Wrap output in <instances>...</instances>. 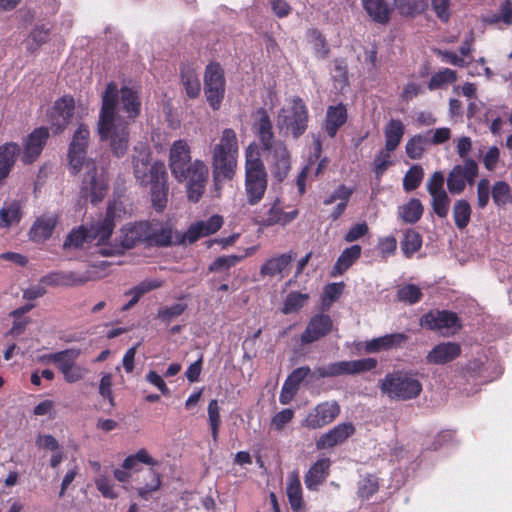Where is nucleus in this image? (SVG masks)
<instances>
[{"label": "nucleus", "mask_w": 512, "mask_h": 512, "mask_svg": "<svg viewBox=\"0 0 512 512\" xmlns=\"http://www.w3.org/2000/svg\"><path fill=\"white\" fill-rule=\"evenodd\" d=\"M74 112V98L69 95H64L54 102L49 116L56 128H64L71 123L74 117Z\"/></svg>", "instance_id": "22"}, {"label": "nucleus", "mask_w": 512, "mask_h": 512, "mask_svg": "<svg viewBox=\"0 0 512 512\" xmlns=\"http://www.w3.org/2000/svg\"><path fill=\"white\" fill-rule=\"evenodd\" d=\"M308 108L299 96H293L278 114V128H307Z\"/></svg>", "instance_id": "12"}, {"label": "nucleus", "mask_w": 512, "mask_h": 512, "mask_svg": "<svg viewBox=\"0 0 512 512\" xmlns=\"http://www.w3.org/2000/svg\"><path fill=\"white\" fill-rule=\"evenodd\" d=\"M245 258V255H227L217 257L209 266L208 272L229 271Z\"/></svg>", "instance_id": "50"}, {"label": "nucleus", "mask_w": 512, "mask_h": 512, "mask_svg": "<svg viewBox=\"0 0 512 512\" xmlns=\"http://www.w3.org/2000/svg\"><path fill=\"white\" fill-rule=\"evenodd\" d=\"M57 218L54 215H42L33 223L29 237L33 242H44L52 236Z\"/></svg>", "instance_id": "29"}, {"label": "nucleus", "mask_w": 512, "mask_h": 512, "mask_svg": "<svg viewBox=\"0 0 512 512\" xmlns=\"http://www.w3.org/2000/svg\"><path fill=\"white\" fill-rule=\"evenodd\" d=\"M456 80L457 72L455 70L450 68H443L431 76L427 84V88L430 91H434L443 87L444 85L452 84Z\"/></svg>", "instance_id": "46"}, {"label": "nucleus", "mask_w": 512, "mask_h": 512, "mask_svg": "<svg viewBox=\"0 0 512 512\" xmlns=\"http://www.w3.org/2000/svg\"><path fill=\"white\" fill-rule=\"evenodd\" d=\"M396 295L398 301L413 305L422 299L423 293L417 285L406 284L398 288Z\"/></svg>", "instance_id": "51"}, {"label": "nucleus", "mask_w": 512, "mask_h": 512, "mask_svg": "<svg viewBox=\"0 0 512 512\" xmlns=\"http://www.w3.org/2000/svg\"><path fill=\"white\" fill-rule=\"evenodd\" d=\"M461 346L456 342H442L430 350L426 362L433 365H444L457 359L461 355Z\"/></svg>", "instance_id": "25"}, {"label": "nucleus", "mask_w": 512, "mask_h": 512, "mask_svg": "<svg viewBox=\"0 0 512 512\" xmlns=\"http://www.w3.org/2000/svg\"><path fill=\"white\" fill-rule=\"evenodd\" d=\"M472 207L466 199H458L452 207V217L456 228L463 231L470 223Z\"/></svg>", "instance_id": "39"}, {"label": "nucleus", "mask_w": 512, "mask_h": 512, "mask_svg": "<svg viewBox=\"0 0 512 512\" xmlns=\"http://www.w3.org/2000/svg\"><path fill=\"white\" fill-rule=\"evenodd\" d=\"M379 489L378 478L374 475H367L359 483V496L362 498H370Z\"/></svg>", "instance_id": "56"}, {"label": "nucleus", "mask_w": 512, "mask_h": 512, "mask_svg": "<svg viewBox=\"0 0 512 512\" xmlns=\"http://www.w3.org/2000/svg\"><path fill=\"white\" fill-rule=\"evenodd\" d=\"M89 130H75L68 149V168L72 175L86 169L80 188V198L93 205L100 203L108 192V181L99 174L94 160L87 158Z\"/></svg>", "instance_id": "1"}, {"label": "nucleus", "mask_w": 512, "mask_h": 512, "mask_svg": "<svg viewBox=\"0 0 512 512\" xmlns=\"http://www.w3.org/2000/svg\"><path fill=\"white\" fill-rule=\"evenodd\" d=\"M161 286V284L157 281H143L141 283H139L137 286L131 288L130 290H128L125 295H130L131 296V299L129 300L128 303H126L123 307H122V310L123 311H128L130 310L139 300L140 298L156 289V288H159Z\"/></svg>", "instance_id": "44"}, {"label": "nucleus", "mask_w": 512, "mask_h": 512, "mask_svg": "<svg viewBox=\"0 0 512 512\" xmlns=\"http://www.w3.org/2000/svg\"><path fill=\"white\" fill-rule=\"evenodd\" d=\"M309 43L312 45L314 55L318 59H326L330 55V46L325 38L317 28H310L306 33Z\"/></svg>", "instance_id": "40"}, {"label": "nucleus", "mask_w": 512, "mask_h": 512, "mask_svg": "<svg viewBox=\"0 0 512 512\" xmlns=\"http://www.w3.org/2000/svg\"><path fill=\"white\" fill-rule=\"evenodd\" d=\"M299 214L297 209L285 212L281 206L279 198H276L272 203L264 204L255 215V222L264 227L274 225L286 226L294 221Z\"/></svg>", "instance_id": "13"}, {"label": "nucleus", "mask_w": 512, "mask_h": 512, "mask_svg": "<svg viewBox=\"0 0 512 512\" xmlns=\"http://www.w3.org/2000/svg\"><path fill=\"white\" fill-rule=\"evenodd\" d=\"M377 249L382 258L386 259L395 254L397 249V240L395 236H387L379 238Z\"/></svg>", "instance_id": "59"}, {"label": "nucleus", "mask_w": 512, "mask_h": 512, "mask_svg": "<svg viewBox=\"0 0 512 512\" xmlns=\"http://www.w3.org/2000/svg\"><path fill=\"white\" fill-rule=\"evenodd\" d=\"M424 172L420 165H413L405 174L403 179V188L410 192L417 189L423 179Z\"/></svg>", "instance_id": "54"}, {"label": "nucleus", "mask_w": 512, "mask_h": 512, "mask_svg": "<svg viewBox=\"0 0 512 512\" xmlns=\"http://www.w3.org/2000/svg\"><path fill=\"white\" fill-rule=\"evenodd\" d=\"M187 308L186 304L176 303L170 307L160 308L158 318L163 322L169 323L173 318L180 316Z\"/></svg>", "instance_id": "60"}, {"label": "nucleus", "mask_w": 512, "mask_h": 512, "mask_svg": "<svg viewBox=\"0 0 512 512\" xmlns=\"http://www.w3.org/2000/svg\"><path fill=\"white\" fill-rule=\"evenodd\" d=\"M491 197L497 207H504L512 202V193L509 184L505 181H497L491 188Z\"/></svg>", "instance_id": "47"}, {"label": "nucleus", "mask_w": 512, "mask_h": 512, "mask_svg": "<svg viewBox=\"0 0 512 512\" xmlns=\"http://www.w3.org/2000/svg\"><path fill=\"white\" fill-rule=\"evenodd\" d=\"M313 144H314V151L309 156L307 164L302 168V170L300 171V173L298 174V176L296 178V186L298 189L299 196H303L305 194L306 179L310 173L312 166L314 165V163L318 160V158L322 154V143H321L319 136H317V137L314 136Z\"/></svg>", "instance_id": "37"}, {"label": "nucleus", "mask_w": 512, "mask_h": 512, "mask_svg": "<svg viewBox=\"0 0 512 512\" xmlns=\"http://www.w3.org/2000/svg\"><path fill=\"white\" fill-rule=\"evenodd\" d=\"M286 494L293 512H298L304 507L303 490L297 471H293L288 477Z\"/></svg>", "instance_id": "31"}, {"label": "nucleus", "mask_w": 512, "mask_h": 512, "mask_svg": "<svg viewBox=\"0 0 512 512\" xmlns=\"http://www.w3.org/2000/svg\"><path fill=\"white\" fill-rule=\"evenodd\" d=\"M294 418V411L286 408L276 413L271 419V426L276 431L284 429L285 425L292 421Z\"/></svg>", "instance_id": "61"}, {"label": "nucleus", "mask_w": 512, "mask_h": 512, "mask_svg": "<svg viewBox=\"0 0 512 512\" xmlns=\"http://www.w3.org/2000/svg\"><path fill=\"white\" fill-rule=\"evenodd\" d=\"M100 139H111V147L117 157L124 155L128 148V130H98Z\"/></svg>", "instance_id": "38"}, {"label": "nucleus", "mask_w": 512, "mask_h": 512, "mask_svg": "<svg viewBox=\"0 0 512 512\" xmlns=\"http://www.w3.org/2000/svg\"><path fill=\"white\" fill-rule=\"evenodd\" d=\"M209 170L201 160H195L184 170V177L175 178L178 182H186L187 198L191 202H198L205 192Z\"/></svg>", "instance_id": "9"}, {"label": "nucleus", "mask_w": 512, "mask_h": 512, "mask_svg": "<svg viewBox=\"0 0 512 512\" xmlns=\"http://www.w3.org/2000/svg\"><path fill=\"white\" fill-rule=\"evenodd\" d=\"M361 253L362 248L357 244L345 248L333 266L332 276L346 272L360 258Z\"/></svg>", "instance_id": "35"}, {"label": "nucleus", "mask_w": 512, "mask_h": 512, "mask_svg": "<svg viewBox=\"0 0 512 512\" xmlns=\"http://www.w3.org/2000/svg\"><path fill=\"white\" fill-rule=\"evenodd\" d=\"M309 299V294L290 292L284 301L282 312L290 314L299 311Z\"/></svg>", "instance_id": "52"}, {"label": "nucleus", "mask_w": 512, "mask_h": 512, "mask_svg": "<svg viewBox=\"0 0 512 512\" xmlns=\"http://www.w3.org/2000/svg\"><path fill=\"white\" fill-rule=\"evenodd\" d=\"M273 155L272 174L278 180L282 181L291 169V157L285 145H278Z\"/></svg>", "instance_id": "30"}, {"label": "nucleus", "mask_w": 512, "mask_h": 512, "mask_svg": "<svg viewBox=\"0 0 512 512\" xmlns=\"http://www.w3.org/2000/svg\"><path fill=\"white\" fill-rule=\"evenodd\" d=\"M81 351L78 348H68L62 351L52 353L47 356L48 360L55 364L57 369L62 373L69 366L73 365L80 356Z\"/></svg>", "instance_id": "42"}, {"label": "nucleus", "mask_w": 512, "mask_h": 512, "mask_svg": "<svg viewBox=\"0 0 512 512\" xmlns=\"http://www.w3.org/2000/svg\"><path fill=\"white\" fill-rule=\"evenodd\" d=\"M120 247L131 249L138 244L147 247L173 246V229L168 223L153 221H138L128 223L120 230Z\"/></svg>", "instance_id": "3"}, {"label": "nucleus", "mask_w": 512, "mask_h": 512, "mask_svg": "<svg viewBox=\"0 0 512 512\" xmlns=\"http://www.w3.org/2000/svg\"><path fill=\"white\" fill-rule=\"evenodd\" d=\"M379 388L392 400L408 401L416 399L422 392V383L416 374L405 371L388 373L380 381Z\"/></svg>", "instance_id": "5"}, {"label": "nucleus", "mask_w": 512, "mask_h": 512, "mask_svg": "<svg viewBox=\"0 0 512 512\" xmlns=\"http://www.w3.org/2000/svg\"><path fill=\"white\" fill-rule=\"evenodd\" d=\"M191 162L190 147L183 140H177L170 149L169 166L175 178L184 177V170Z\"/></svg>", "instance_id": "21"}, {"label": "nucleus", "mask_w": 512, "mask_h": 512, "mask_svg": "<svg viewBox=\"0 0 512 512\" xmlns=\"http://www.w3.org/2000/svg\"><path fill=\"white\" fill-rule=\"evenodd\" d=\"M96 277L90 271L78 273L74 271H54L40 279V283L46 286L76 287L95 280Z\"/></svg>", "instance_id": "17"}, {"label": "nucleus", "mask_w": 512, "mask_h": 512, "mask_svg": "<svg viewBox=\"0 0 512 512\" xmlns=\"http://www.w3.org/2000/svg\"><path fill=\"white\" fill-rule=\"evenodd\" d=\"M392 164L390 152L380 150L375 156L373 165L374 173L377 179H380L388 167Z\"/></svg>", "instance_id": "57"}, {"label": "nucleus", "mask_w": 512, "mask_h": 512, "mask_svg": "<svg viewBox=\"0 0 512 512\" xmlns=\"http://www.w3.org/2000/svg\"><path fill=\"white\" fill-rule=\"evenodd\" d=\"M479 168L475 160L467 158L462 165H455L447 177V188L453 195L461 194L466 185H473Z\"/></svg>", "instance_id": "11"}, {"label": "nucleus", "mask_w": 512, "mask_h": 512, "mask_svg": "<svg viewBox=\"0 0 512 512\" xmlns=\"http://www.w3.org/2000/svg\"><path fill=\"white\" fill-rule=\"evenodd\" d=\"M122 110L128 118L135 119L141 112V100L138 92L128 86L119 90Z\"/></svg>", "instance_id": "32"}, {"label": "nucleus", "mask_w": 512, "mask_h": 512, "mask_svg": "<svg viewBox=\"0 0 512 512\" xmlns=\"http://www.w3.org/2000/svg\"><path fill=\"white\" fill-rule=\"evenodd\" d=\"M204 94L209 106L218 110L223 102L226 91L224 69L218 62H210L204 71Z\"/></svg>", "instance_id": "8"}, {"label": "nucleus", "mask_w": 512, "mask_h": 512, "mask_svg": "<svg viewBox=\"0 0 512 512\" xmlns=\"http://www.w3.org/2000/svg\"><path fill=\"white\" fill-rule=\"evenodd\" d=\"M339 413L340 406L336 401L320 403L307 415L304 425L310 429L322 428L333 422Z\"/></svg>", "instance_id": "18"}, {"label": "nucleus", "mask_w": 512, "mask_h": 512, "mask_svg": "<svg viewBox=\"0 0 512 512\" xmlns=\"http://www.w3.org/2000/svg\"><path fill=\"white\" fill-rule=\"evenodd\" d=\"M258 132L264 150L274 153L278 145H284L283 142L275 140L273 130H258Z\"/></svg>", "instance_id": "62"}, {"label": "nucleus", "mask_w": 512, "mask_h": 512, "mask_svg": "<svg viewBox=\"0 0 512 512\" xmlns=\"http://www.w3.org/2000/svg\"><path fill=\"white\" fill-rule=\"evenodd\" d=\"M423 211L424 208L421 201L417 198H412L400 207L399 213L404 222L414 224L421 219Z\"/></svg>", "instance_id": "45"}, {"label": "nucleus", "mask_w": 512, "mask_h": 512, "mask_svg": "<svg viewBox=\"0 0 512 512\" xmlns=\"http://www.w3.org/2000/svg\"><path fill=\"white\" fill-rule=\"evenodd\" d=\"M180 80L188 98L195 99L200 95L201 82L199 74L192 64H181Z\"/></svg>", "instance_id": "28"}, {"label": "nucleus", "mask_w": 512, "mask_h": 512, "mask_svg": "<svg viewBox=\"0 0 512 512\" xmlns=\"http://www.w3.org/2000/svg\"><path fill=\"white\" fill-rule=\"evenodd\" d=\"M267 184L268 176L263 161L249 147L245 160V193L250 205H256L263 199Z\"/></svg>", "instance_id": "6"}, {"label": "nucleus", "mask_w": 512, "mask_h": 512, "mask_svg": "<svg viewBox=\"0 0 512 512\" xmlns=\"http://www.w3.org/2000/svg\"><path fill=\"white\" fill-rule=\"evenodd\" d=\"M366 14L375 22L386 25L390 22L394 11L388 0H361Z\"/></svg>", "instance_id": "27"}, {"label": "nucleus", "mask_w": 512, "mask_h": 512, "mask_svg": "<svg viewBox=\"0 0 512 512\" xmlns=\"http://www.w3.org/2000/svg\"><path fill=\"white\" fill-rule=\"evenodd\" d=\"M223 225V218L220 215H213L205 221L192 223L186 232L173 231V246L193 244L202 237L216 233Z\"/></svg>", "instance_id": "10"}, {"label": "nucleus", "mask_w": 512, "mask_h": 512, "mask_svg": "<svg viewBox=\"0 0 512 512\" xmlns=\"http://www.w3.org/2000/svg\"><path fill=\"white\" fill-rule=\"evenodd\" d=\"M424 151V140L421 136H415L406 144V153L411 159H418Z\"/></svg>", "instance_id": "64"}, {"label": "nucleus", "mask_w": 512, "mask_h": 512, "mask_svg": "<svg viewBox=\"0 0 512 512\" xmlns=\"http://www.w3.org/2000/svg\"><path fill=\"white\" fill-rule=\"evenodd\" d=\"M422 247V236L415 229H407L401 241V249L406 258H411Z\"/></svg>", "instance_id": "43"}, {"label": "nucleus", "mask_w": 512, "mask_h": 512, "mask_svg": "<svg viewBox=\"0 0 512 512\" xmlns=\"http://www.w3.org/2000/svg\"><path fill=\"white\" fill-rule=\"evenodd\" d=\"M88 227L92 242L97 241L98 246L107 244L115 229V209L109 205L105 215L93 221Z\"/></svg>", "instance_id": "19"}, {"label": "nucleus", "mask_w": 512, "mask_h": 512, "mask_svg": "<svg viewBox=\"0 0 512 512\" xmlns=\"http://www.w3.org/2000/svg\"><path fill=\"white\" fill-rule=\"evenodd\" d=\"M317 379L320 378H332L342 375H354L352 360L350 361H338L330 363L326 366L316 367L313 372Z\"/></svg>", "instance_id": "36"}, {"label": "nucleus", "mask_w": 512, "mask_h": 512, "mask_svg": "<svg viewBox=\"0 0 512 512\" xmlns=\"http://www.w3.org/2000/svg\"><path fill=\"white\" fill-rule=\"evenodd\" d=\"M431 206L433 209V212L439 217V218H446L449 212L450 207V198L447 194V192H442L438 194L431 195Z\"/></svg>", "instance_id": "55"}, {"label": "nucleus", "mask_w": 512, "mask_h": 512, "mask_svg": "<svg viewBox=\"0 0 512 512\" xmlns=\"http://www.w3.org/2000/svg\"><path fill=\"white\" fill-rule=\"evenodd\" d=\"M140 463L151 466L149 469L151 479L144 486L137 488V494L141 499L149 500L151 494L158 491L162 484L160 473L153 468L159 465V461L151 457L145 448H141L135 454L129 455L124 459L122 468L138 472L140 471Z\"/></svg>", "instance_id": "7"}, {"label": "nucleus", "mask_w": 512, "mask_h": 512, "mask_svg": "<svg viewBox=\"0 0 512 512\" xmlns=\"http://www.w3.org/2000/svg\"><path fill=\"white\" fill-rule=\"evenodd\" d=\"M84 243H92L88 227L81 225L72 230L64 241V247L80 248Z\"/></svg>", "instance_id": "49"}, {"label": "nucleus", "mask_w": 512, "mask_h": 512, "mask_svg": "<svg viewBox=\"0 0 512 512\" xmlns=\"http://www.w3.org/2000/svg\"><path fill=\"white\" fill-rule=\"evenodd\" d=\"M420 325L432 331H453L462 328L461 320L457 313L450 310H430L420 318Z\"/></svg>", "instance_id": "14"}, {"label": "nucleus", "mask_w": 512, "mask_h": 512, "mask_svg": "<svg viewBox=\"0 0 512 512\" xmlns=\"http://www.w3.org/2000/svg\"><path fill=\"white\" fill-rule=\"evenodd\" d=\"M238 140L234 130H224L212 151V175L216 189L223 181L232 180L237 169Z\"/></svg>", "instance_id": "4"}, {"label": "nucleus", "mask_w": 512, "mask_h": 512, "mask_svg": "<svg viewBox=\"0 0 512 512\" xmlns=\"http://www.w3.org/2000/svg\"><path fill=\"white\" fill-rule=\"evenodd\" d=\"M333 326L330 315L325 313L313 315L300 335L301 345L305 346L321 340L333 331Z\"/></svg>", "instance_id": "15"}, {"label": "nucleus", "mask_w": 512, "mask_h": 512, "mask_svg": "<svg viewBox=\"0 0 512 512\" xmlns=\"http://www.w3.org/2000/svg\"><path fill=\"white\" fill-rule=\"evenodd\" d=\"M53 26L50 23L36 24L26 38V48L30 52L38 50L50 40Z\"/></svg>", "instance_id": "34"}, {"label": "nucleus", "mask_w": 512, "mask_h": 512, "mask_svg": "<svg viewBox=\"0 0 512 512\" xmlns=\"http://www.w3.org/2000/svg\"><path fill=\"white\" fill-rule=\"evenodd\" d=\"M23 216L21 203L17 200L0 209V228H9L20 223Z\"/></svg>", "instance_id": "41"}, {"label": "nucleus", "mask_w": 512, "mask_h": 512, "mask_svg": "<svg viewBox=\"0 0 512 512\" xmlns=\"http://www.w3.org/2000/svg\"><path fill=\"white\" fill-rule=\"evenodd\" d=\"M356 428L351 422L337 424L328 432L322 434L316 440V448L318 450L330 449L337 445L343 444L348 438L353 436Z\"/></svg>", "instance_id": "20"}, {"label": "nucleus", "mask_w": 512, "mask_h": 512, "mask_svg": "<svg viewBox=\"0 0 512 512\" xmlns=\"http://www.w3.org/2000/svg\"><path fill=\"white\" fill-rule=\"evenodd\" d=\"M331 461L329 458L318 459L304 476L306 488L315 491L323 484L330 474Z\"/></svg>", "instance_id": "26"}, {"label": "nucleus", "mask_w": 512, "mask_h": 512, "mask_svg": "<svg viewBox=\"0 0 512 512\" xmlns=\"http://www.w3.org/2000/svg\"><path fill=\"white\" fill-rule=\"evenodd\" d=\"M347 120V110L343 104L329 106L326 113V128H340Z\"/></svg>", "instance_id": "48"}, {"label": "nucleus", "mask_w": 512, "mask_h": 512, "mask_svg": "<svg viewBox=\"0 0 512 512\" xmlns=\"http://www.w3.org/2000/svg\"><path fill=\"white\" fill-rule=\"evenodd\" d=\"M296 253L290 251L266 260L260 267L261 276L276 277L283 279L288 275L292 261Z\"/></svg>", "instance_id": "23"}, {"label": "nucleus", "mask_w": 512, "mask_h": 512, "mask_svg": "<svg viewBox=\"0 0 512 512\" xmlns=\"http://www.w3.org/2000/svg\"><path fill=\"white\" fill-rule=\"evenodd\" d=\"M208 422L211 430V436L216 442L218 440L219 429L221 426L220 407L216 399H212L207 408Z\"/></svg>", "instance_id": "53"}, {"label": "nucleus", "mask_w": 512, "mask_h": 512, "mask_svg": "<svg viewBox=\"0 0 512 512\" xmlns=\"http://www.w3.org/2000/svg\"><path fill=\"white\" fill-rule=\"evenodd\" d=\"M119 89L115 82H109L102 94V105L99 112L98 128H115Z\"/></svg>", "instance_id": "16"}, {"label": "nucleus", "mask_w": 512, "mask_h": 512, "mask_svg": "<svg viewBox=\"0 0 512 512\" xmlns=\"http://www.w3.org/2000/svg\"><path fill=\"white\" fill-rule=\"evenodd\" d=\"M20 146L14 142L0 146V174L8 177L20 155Z\"/></svg>", "instance_id": "33"}, {"label": "nucleus", "mask_w": 512, "mask_h": 512, "mask_svg": "<svg viewBox=\"0 0 512 512\" xmlns=\"http://www.w3.org/2000/svg\"><path fill=\"white\" fill-rule=\"evenodd\" d=\"M49 138V130H33L24 143L22 162L32 164L41 155Z\"/></svg>", "instance_id": "24"}, {"label": "nucleus", "mask_w": 512, "mask_h": 512, "mask_svg": "<svg viewBox=\"0 0 512 512\" xmlns=\"http://www.w3.org/2000/svg\"><path fill=\"white\" fill-rule=\"evenodd\" d=\"M422 93H424L423 85L411 81L404 85L402 92L400 94V99L404 102H409L412 99L421 95Z\"/></svg>", "instance_id": "63"}, {"label": "nucleus", "mask_w": 512, "mask_h": 512, "mask_svg": "<svg viewBox=\"0 0 512 512\" xmlns=\"http://www.w3.org/2000/svg\"><path fill=\"white\" fill-rule=\"evenodd\" d=\"M134 176L142 187L150 186L151 204L155 211L163 212L168 202V174L161 161L150 165V153L143 150L133 158Z\"/></svg>", "instance_id": "2"}, {"label": "nucleus", "mask_w": 512, "mask_h": 512, "mask_svg": "<svg viewBox=\"0 0 512 512\" xmlns=\"http://www.w3.org/2000/svg\"><path fill=\"white\" fill-rule=\"evenodd\" d=\"M490 195L491 187L489 179H480L477 184V207L479 209H484L488 205Z\"/></svg>", "instance_id": "58"}]
</instances>
